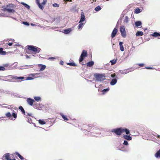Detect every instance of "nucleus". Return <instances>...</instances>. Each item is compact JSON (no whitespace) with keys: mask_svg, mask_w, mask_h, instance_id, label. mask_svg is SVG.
Returning <instances> with one entry per match:
<instances>
[{"mask_svg":"<svg viewBox=\"0 0 160 160\" xmlns=\"http://www.w3.org/2000/svg\"><path fill=\"white\" fill-rule=\"evenodd\" d=\"M94 76L96 80L98 81H101L105 80V76L102 74L96 73L95 74Z\"/></svg>","mask_w":160,"mask_h":160,"instance_id":"obj_1","label":"nucleus"},{"mask_svg":"<svg viewBox=\"0 0 160 160\" xmlns=\"http://www.w3.org/2000/svg\"><path fill=\"white\" fill-rule=\"evenodd\" d=\"M13 4H9L7 5L6 8H4V11H7L8 12L14 13L15 12V11L13 9Z\"/></svg>","mask_w":160,"mask_h":160,"instance_id":"obj_2","label":"nucleus"},{"mask_svg":"<svg viewBox=\"0 0 160 160\" xmlns=\"http://www.w3.org/2000/svg\"><path fill=\"white\" fill-rule=\"evenodd\" d=\"M122 128H118L113 129L112 130L111 132H114L117 135L120 136L121 135L122 133Z\"/></svg>","mask_w":160,"mask_h":160,"instance_id":"obj_3","label":"nucleus"},{"mask_svg":"<svg viewBox=\"0 0 160 160\" xmlns=\"http://www.w3.org/2000/svg\"><path fill=\"white\" fill-rule=\"evenodd\" d=\"M120 31L121 33L122 36L123 38H125L126 36V34L124 26H122L120 27Z\"/></svg>","mask_w":160,"mask_h":160,"instance_id":"obj_4","label":"nucleus"},{"mask_svg":"<svg viewBox=\"0 0 160 160\" xmlns=\"http://www.w3.org/2000/svg\"><path fill=\"white\" fill-rule=\"evenodd\" d=\"M87 51L85 50H83L80 56V58L79 59V61L81 62H82L83 60L84 57H87Z\"/></svg>","mask_w":160,"mask_h":160,"instance_id":"obj_5","label":"nucleus"},{"mask_svg":"<svg viewBox=\"0 0 160 160\" xmlns=\"http://www.w3.org/2000/svg\"><path fill=\"white\" fill-rule=\"evenodd\" d=\"M28 47V49L30 51H32L35 52H37L38 51V48L33 46L28 45L27 46Z\"/></svg>","mask_w":160,"mask_h":160,"instance_id":"obj_6","label":"nucleus"},{"mask_svg":"<svg viewBox=\"0 0 160 160\" xmlns=\"http://www.w3.org/2000/svg\"><path fill=\"white\" fill-rule=\"evenodd\" d=\"M27 102L28 104L32 106L33 104V102H35V101L34 99L31 98H27Z\"/></svg>","mask_w":160,"mask_h":160,"instance_id":"obj_7","label":"nucleus"},{"mask_svg":"<svg viewBox=\"0 0 160 160\" xmlns=\"http://www.w3.org/2000/svg\"><path fill=\"white\" fill-rule=\"evenodd\" d=\"M3 159L6 160H12L10 158V155L9 153H6L3 156Z\"/></svg>","mask_w":160,"mask_h":160,"instance_id":"obj_8","label":"nucleus"},{"mask_svg":"<svg viewBox=\"0 0 160 160\" xmlns=\"http://www.w3.org/2000/svg\"><path fill=\"white\" fill-rule=\"evenodd\" d=\"M85 20L84 13L83 12H82L81 13V19L79 22V23L83 22Z\"/></svg>","mask_w":160,"mask_h":160,"instance_id":"obj_9","label":"nucleus"},{"mask_svg":"<svg viewBox=\"0 0 160 160\" xmlns=\"http://www.w3.org/2000/svg\"><path fill=\"white\" fill-rule=\"evenodd\" d=\"M118 31V29L115 28L112 31V32L111 34V37L112 38H113L116 36V34L117 33Z\"/></svg>","mask_w":160,"mask_h":160,"instance_id":"obj_10","label":"nucleus"},{"mask_svg":"<svg viewBox=\"0 0 160 160\" xmlns=\"http://www.w3.org/2000/svg\"><path fill=\"white\" fill-rule=\"evenodd\" d=\"M73 30V29L71 28H68L64 29L63 30V32L66 34H69L71 31Z\"/></svg>","mask_w":160,"mask_h":160,"instance_id":"obj_11","label":"nucleus"},{"mask_svg":"<svg viewBox=\"0 0 160 160\" xmlns=\"http://www.w3.org/2000/svg\"><path fill=\"white\" fill-rule=\"evenodd\" d=\"M38 66L40 67V69L39 70L40 71H43L44 70V69L46 68V66L44 65H42V64H39Z\"/></svg>","mask_w":160,"mask_h":160,"instance_id":"obj_12","label":"nucleus"},{"mask_svg":"<svg viewBox=\"0 0 160 160\" xmlns=\"http://www.w3.org/2000/svg\"><path fill=\"white\" fill-rule=\"evenodd\" d=\"M122 132H125L126 134L128 135L130 133V131L129 130L124 128H122Z\"/></svg>","mask_w":160,"mask_h":160,"instance_id":"obj_13","label":"nucleus"},{"mask_svg":"<svg viewBox=\"0 0 160 160\" xmlns=\"http://www.w3.org/2000/svg\"><path fill=\"white\" fill-rule=\"evenodd\" d=\"M123 137L124 138L128 140H131L132 139V138L131 136L128 135H124Z\"/></svg>","mask_w":160,"mask_h":160,"instance_id":"obj_14","label":"nucleus"},{"mask_svg":"<svg viewBox=\"0 0 160 160\" xmlns=\"http://www.w3.org/2000/svg\"><path fill=\"white\" fill-rule=\"evenodd\" d=\"M117 82V80L116 79H112L110 82V84L111 85H115Z\"/></svg>","mask_w":160,"mask_h":160,"instance_id":"obj_15","label":"nucleus"},{"mask_svg":"<svg viewBox=\"0 0 160 160\" xmlns=\"http://www.w3.org/2000/svg\"><path fill=\"white\" fill-rule=\"evenodd\" d=\"M123 42H120L119 45L120 46V50L122 52L124 51V47L122 45Z\"/></svg>","mask_w":160,"mask_h":160,"instance_id":"obj_16","label":"nucleus"},{"mask_svg":"<svg viewBox=\"0 0 160 160\" xmlns=\"http://www.w3.org/2000/svg\"><path fill=\"white\" fill-rule=\"evenodd\" d=\"M94 64V62L93 61H91L88 62L87 63V65L88 66L91 67L93 66Z\"/></svg>","mask_w":160,"mask_h":160,"instance_id":"obj_17","label":"nucleus"},{"mask_svg":"<svg viewBox=\"0 0 160 160\" xmlns=\"http://www.w3.org/2000/svg\"><path fill=\"white\" fill-rule=\"evenodd\" d=\"M21 4L23 5L26 8H27L28 9H29L30 8V6L24 2H21L20 3Z\"/></svg>","mask_w":160,"mask_h":160,"instance_id":"obj_18","label":"nucleus"},{"mask_svg":"<svg viewBox=\"0 0 160 160\" xmlns=\"http://www.w3.org/2000/svg\"><path fill=\"white\" fill-rule=\"evenodd\" d=\"M3 48H0V54L2 55H5L6 54V52L5 51H3Z\"/></svg>","mask_w":160,"mask_h":160,"instance_id":"obj_19","label":"nucleus"},{"mask_svg":"<svg viewBox=\"0 0 160 160\" xmlns=\"http://www.w3.org/2000/svg\"><path fill=\"white\" fill-rule=\"evenodd\" d=\"M143 34V33L142 31H138L136 34V36H142Z\"/></svg>","mask_w":160,"mask_h":160,"instance_id":"obj_20","label":"nucleus"},{"mask_svg":"<svg viewBox=\"0 0 160 160\" xmlns=\"http://www.w3.org/2000/svg\"><path fill=\"white\" fill-rule=\"evenodd\" d=\"M135 24L137 27H138L141 25L142 22L141 21H138L135 22Z\"/></svg>","mask_w":160,"mask_h":160,"instance_id":"obj_21","label":"nucleus"},{"mask_svg":"<svg viewBox=\"0 0 160 160\" xmlns=\"http://www.w3.org/2000/svg\"><path fill=\"white\" fill-rule=\"evenodd\" d=\"M79 24L78 26V28L79 29H80L82 28L83 27V25H84L85 23L81 22L80 23H79Z\"/></svg>","mask_w":160,"mask_h":160,"instance_id":"obj_22","label":"nucleus"},{"mask_svg":"<svg viewBox=\"0 0 160 160\" xmlns=\"http://www.w3.org/2000/svg\"><path fill=\"white\" fill-rule=\"evenodd\" d=\"M130 71H129V69H128L124 70L122 71L121 72V73H122V74H125L128 73Z\"/></svg>","mask_w":160,"mask_h":160,"instance_id":"obj_23","label":"nucleus"},{"mask_svg":"<svg viewBox=\"0 0 160 160\" xmlns=\"http://www.w3.org/2000/svg\"><path fill=\"white\" fill-rule=\"evenodd\" d=\"M151 35L155 37L160 36V33L157 32H155L153 34H152Z\"/></svg>","mask_w":160,"mask_h":160,"instance_id":"obj_24","label":"nucleus"},{"mask_svg":"<svg viewBox=\"0 0 160 160\" xmlns=\"http://www.w3.org/2000/svg\"><path fill=\"white\" fill-rule=\"evenodd\" d=\"M155 156L157 158L160 157V150L158 151L155 154Z\"/></svg>","mask_w":160,"mask_h":160,"instance_id":"obj_25","label":"nucleus"},{"mask_svg":"<svg viewBox=\"0 0 160 160\" xmlns=\"http://www.w3.org/2000/svg\"><path fill=\"white\" fill-rule=\"evenodd\" d=\"M34 98L35 100L37 102H39L41 100V98L40 97H34Z\"/></svg>","mask_w":160,"mask_h":160,"instance_id":"obj_26","label":"nucleus"},{"mask_svg":"<svg viewBox=\"0 0 160 160\" xmlns=\"http://www.w3.org/2000/svg\"><path fill=\"white\" fill-rule=\"evenodd\" d=\"M60 115H61V116H62V118L65 120H66V121H68V119L65 116H64V115H63V114L62 113H60Z\"/></svg>","mask_w":160,"mask_h":160,"instance_id":"obj_27","label":"nucleus"},{"mask_svg":"<svg viewBox=\"0 0 160 160\" xmlns=\"http://www.w3.org/2000/svg\"><path fill=\"white\" fill-rule=\"evenodd\" d=\"M19 109H20V110H21V111H22V113L24 115H25V111L23 108V107L22 106H19Z\"/></svg>","mask_w":160,"mask_h":160,"instance_id":"obj_28","label":"nucleus"},{"mask_svg":"<svg viewBox=\"0 0 160 160\" xmlns=\"http://www.w3.org/2000/svg\"><path fill=\"white\" fill-rule=\"evenodd\" d=\"M13 78L15 79H23L24 78V77H17V76H13Z\"/></svg>","mask_w":160,"mask_h":160,"instance_id":"obj_29","label":"nucleus"},{"mask_svg":"<svg viewBox=\"0 0 160 160\" xmlns=\"http://www.w3.org/2000/svg\"><path fill=\"white\" fill-rule=\"evenodd\" d=\"M67 64L71 66H77L76 64L74 62H69L67 63Z\"/></svg>","mask_w":160,"mask_h":160,"instance_id":"obj_30","label":"nucleus"},{"mask_svg":"<svg viewBox=\"0 0 160 160\" xmlns=\"http://www.w3.org/2000/svg\"><path fill=\"white\" fill-rule=\"evenodd\" d=\"M141 12V10L139 8H138L135 10V11H134V12L135 13L138 14L139 13Z\"/></svg>","mask_w":160,"mask_h":160,"instance_id":"obj_31","label":"nucleus"},{"mask_svg":"<svg viewBox=\"0 0 160 160\" xmlns=\"http://www.w3.org/2000/svg\"><path fill=\"white\" fill-rule=\"evenodd\" d=\"M39 122L42 125H44L46 123V122L43 120H39Z\"/></svg>","mask_w":160,"mask_h":160,"instance_id":"obj_32","label":"nucleus"},{"mask_svg":"<svg viewBox=\"0 0 160 160\" xmlns=\"http://www.w3.org/2000/svg\"><path fill=\"white\" fill-rule=\"evenodd\" d=\"M101 9V7L98 6L95 8L94 10L96 11H98L100 10Z\"/></svg>","mask_w":160,"mask_h":160,"instance_id":"obj_33","label":"nucleus"},{"mask_svg":"<svg viewBox=\"0 0 160 160\" xmlns=\"http://www.w3.org/2000/svg\"><path fill=\"white\" fill-rule=\"evenodd\" d=\"M116 61H117L116 60L113 59V60H111L110 61V62L111 63V64L112 65H113V64H115L116 62Z\"/></svg>","mask_w":160,"mask_h":160,"instance_id":"obj_34","label":"nucleus"},{"mask_svg":"<svg viewBox=\"0 0 160 160\" xmlns=\"http://www.w3.org/2000/svg\"><path fill=\"white\" fill-rule=\"evenodd\" d=\"M109 88H106V89H103L102 91L103 92H102L103 94H104L106 92L108 91H109Z\"/></svg>","mask_w":160,"mask_h":160,"instance_id":"obj_35","label":"nucleus"},{"mask_svg":"<svg viewBox=\"0 0 160 160\" xmlns=\"http://www.w3.org/2000/svg\"><path fill=\"white\" fill-rule=\"evenodd\" d=\"M124 22L126 23H128V16H126L125 17L124 19Z\"/></svg>","mask_w":160,"mask_h":160,"instance_id":"obj_36","label":"nucleus"},{"mask_svg":"<svg viewBox=\"0 0 160 160\" xmlns=\"http://www.w3.org/2000/svg\"><path fill=\"white\" fill-rule=\"evenodd\" d=\"M5 115L8 117H11V116H12L11 113L9 112H8V113H6L5 114Z\"/></svg>","mask_w":160,"mask_h":160,"instance_id":"obj_37","label":"nucleus"},{"mask_svg":"<svg viewBox=\"0 0 160 160\" xmlns=\"http://www.w3.org/2000/svg\"><path fill=\"white\" fill-rule=\"evenodd\" d=\"M52 6L53 7H59V5L56 3H54L52 4Z\"/></svg>","mask_w":160,"mask_h":160,"instance_id":"obj_38","label":"nucleus"},{"mask_svg":"<svg viewBox=\"0 0 160 160\" xmlns=\"http://www.w3.org/2000/svg\"><path fill=\"white\" fill-rule=\"evenodd\" d=\"M38 6L42 10L43 9V7L42 5L40 3L38 5Z\"/></svg>","mask_w":160,"mask_h":160,"instance_id":"obj_39","label":"nucleus"},{"mask_svg":"<svg viewBox=\"0 0 160 160\" xmlns=\"http://www.w3.org/2000/svg\"><path fill=\"white\" fill-rule=\"evenodd\" d=\"M39 73L31 74L30 75H29V76H32V77H34L36 75H39Z\"/></svg>","mask_w":160,"mask_h":160,"instance_id":"obj_40","label":"nucleus"},{"mask_svg":"<svg viewBox=\"0 0 160 160\" xmlns=\"http://www.w3.org/2000/svg\"><path fill=\"white\" fill-rule=\"evenodd\" d=\"M33 79H34L33 78H32L30 77H28L27 78L26 80H33Z\"/></svg>","mask_w":160,"mask_h":160,"instance_id":"obj_41","label":"nucleus"},{"mask_svg":"<svg viewBox=\"0 0 160 160\" xmlns=\"http://www.w3.org/2000/svg\"><path fill=\"white\" fill-rule=\"evenodd\" d=\"M23 23L25 25H27V26H29V23L27 22H23Z\"/></svg>","mask_w":160,"mask_h":160,"instance_id":"obj_42","label":"nucleus"},{"mask_svg":"<svg viewBox=\"0 0 160 160\" xmlns=\"http://www.w3.org/2000/svg\"><path fill=\"white\" fill-rule=\"evenodd\" d=\"M5 68L3 66H0V71H3L5 70Z\"/></svg>","mask_w":160,"mask_h":160,"instance_id":"obj_43","label":"nucleus"},{"mask_svg":"<svg viewBox=\"0 0 160 160\" xmlns=\"http://www.w3.org/2000/svg\"><path fill=\"white\" fill-rule=\"evenodd\" d=\"M123 144L125 145H128V142L127 141L124 140L123 143Z\"/></svg>","mask_w":160,"mask_h":160,"instance_id":"obj_44","label":"nucleus"},{"mask_svg":"<svg viewBox=\"0 0 160 160\" xmlns=\"http://www.w3.org/2000/svg\"><path fill=\"white\" fill-rule=\"evenodd\" d=\"M30 66H28V65H25L24 67V68H22V69H26L27 68H29L30 67Z\"/></svg>","mask_w":160,"mask_h":160,"instance_id":"obj_45","label":"nucleus"},{"mask_svg":"<svg viewBox=\"0 0 160 160\" xmlns=\"http://www.w3.org/2000/svg\"><path fill=\"white\" fill-rule=\"evenodd\" d=\"M12 116L15 118H17V114L15 113H12Z\"/></svg>","mask_w":160,"mask_h":160,"instance_id":"obj_46","label":"nucleus"},{"mask_svg":"<svg viewBox=\"0 0 160 160\" xmlns=\"http://www.w3.org/2000/svg\"><path fill=\"white\" fill-rule=\"evenodd\" d=\"M46 2V0H43L42 2V5H44L45 4Z\"/></svg>","mask_w":160,"mask_h":160,"instance_id":"obj_47","label":"nucleus"},{"mask_svg":"<svg viewBox=\"0 0 160 160\" xmlns=\"http://www.w3.org/2000/svg\"><path fill=\"white\" fill-rule=\"evenodd\" d=\"M115 76H116V75L115 74H112L111 75V77H112V78H114Z\"/></svg>","mask_w":160,"mask_h":160,"instance_id":"obj_48","label":"nucleus"},{"mask_svg":"<svg viewBox=\"0 0 160 160\" xmlns=\"http://www.w3.org/2000/svg\"><path fill=\"white\" fill-rule=\"evenodd\" d=\"M21 159V160H23L24 159V158H23V157H22L21 155H20V156H19V157Z\"/></svg>","mask_w":160,"mask_h":160,"instance_id":"obj_49","label":"nucleus"},{"mask_svg":"<svg viewBox=\"0 0 160 160\" xmlns=\"http://www.w3.org/2000/svg\"><path fill=\"white\" fill-rule=\"evenodd\" d=\"M36 0V1L37 3V4L38 5L40 3L39 2V0Z\"/></svg>","mask_w":160,"mask_h":160,"instance_id":"obj_50","label":"nucleus"},{"mask_svg":"<svg viewBox=\"0 0 160 160\" xmlns=\"http://www.w3.org/2000/svg\"><path fill=\"white\" fill-rule=\"evenodd\" d=\"M63 62L62 61H61L60 62V64L61 65H63Z\"/></svg>","mask_w":160,"mask_h":160,"instance_id":"obj_51","label":"nucleus"},{"mask_svg":"<svg viewBox=\"0 0 160 160\" xmlns=\"http://www.w3.org/2000/svg\"><path fill=\"white\" fill-rule=\"evenodd\" d=\"M55 58L54 57H50V58H49V59H52V60H54V59H55Z\"/></svg>","mask_w":160,"mask_h":160,"instance_id":"obj_52","label":"nucleus"},{"mask_svg":"<svg viewBox=\"0 0 160 160\" xmlns=\"http://www.w3.org/2000/svg\"><path fill=\"white\" fill-rule=\"evenodd\" d=\"M138 65L140 67H142L144 65V64L143 63H140Z\"/></svg>","mask_w":160,"mask_h":160,"instance_id":"obj_53","label":"nucleus"},{"mask_svg":"<svg viewBox=\"0 0 160 160\" xmlns=\"http://www.w3.org/2000/svg\"><path fill=\"white\" fill-rule=\"evenodd\" d=\"M16 154L18 156V157L20 156V154L18 152H16Z\"/></svg>","mask_w":160,"mask_h":160,"instance_id":"obj_54","label":"nucleus"},{"mask_svg":"<svg viewBox=\"0 0 160 160\" xmlns=\"http://www.w3.org/2000/svg\"><path fill=\"white\" fill-rule=\"evenodd\" d=\"M8 45L9 46H11L12 44V43L9 42V43H8Z\"/></svg>","mask_w":160,"mask_h":160,"instance_id":"obj_55","label":"nucleus"},{"mask_svg":"<svg viewBox=\"0 0 160 160\" xmlns=\"http://www.w3.org/2000/svg\"><path fill=\"white\" fill-rule=\"evenodd\" d=\"M145 68L147 69H151L152 68L151 67H146Z\"/></svg>","mask_w":160,"mask_h":160,"instance_id":"obj_56","label":"nucleus"},{"mask_svg":"<svg viewBox=\"0 0 160 160\" xmlns=\"http://www.w3.org/2000/svg\"><path fill=\"white\" fill-rule=\"evenodd\" d=\"M26 58H30V56H28L27 55L26 56Z\"/></svg>","mask_w":160,"mask_h":160,"instance_id":"obj_57","label":"nucleus"},{"mask_svg":"<svg viewBox=\"0 0 160 160\" xmlns=\"http://www.w3.org/2000/svg\"><path fill=\"white\" fill-rule=\"evenodd\" d=\"M31 25L32 26H35V25L34 24H33V23H31Z\"/></svg>","mask_w":160,"mask_h":160,"instance_id":"obj_58","label":"nucleus"},{"mask_svg":"<svg viewBox=\"0 0 160 160\" xmlns=\"http://www.w3.org/2000/svg\"><path fill=\"white\" fill-rule=\"evenodd\" d=\"M157 137L158 138H160V136L158 135H157Z\"/></svg>","mask_w":160,"mask_h":160,"instance_id":"obj_59","label":"nucleus"},{"mask_svg":"<svg viewBox=\"0 0 160 160\" xmlns=\"http://www.w3.org/2000/svg\"><path fill=\"white\" fill-rule=\"evenodd\" d=\"M2 8L3 9H4V8H6V7H5L4 6H3L2 7Z\"/></svg>","mask_w":160,"mask_h":160,"instance_id":"obj_60","label":"nucleus"},{"mask_svg":"<svg viewBox=\"0 0 160 160\" xmlns=\"http://www.w3.org/2000/svg\"><path fill=\"white\" fill-rule=\"evenodd\" d=\"M28 115H29V116H31V113H30V114H28Z\"/></svg>","mask_w":160,"mask_h":160,"instance_id":"obj_61","label":"nucleus"},{"mask_svg":"<svg viewBox=\"0 0 160 160\" xmlns=\"http://www.w3.org/2000/svg\"><path fill=\"white\" fill-rule=\"evenodd\" d=\"M12 160H16L15 159H13Z\"/></svg>","mask_w":160,"mask_h":160,"instance_id":"obj_62","label":"nucleus"},{"mask_svg":"<svg viewBox=\"0 0 160 160\" xmlns=\"http://www.w3.org/2000/svg\"><path fill=\"white\" fill-rule=\"evenodd\" d=\"M12 120H15V119H12Z\"/></svg>","mask_w":160,"mask_h":160,"instance_id":"obj_63","label":"nucleus"},{"mask_svg":"<svg viewBox=\"0 0 160 160\" xmlns=\"http://www.w3.org/2000/svg\"><path fill=\"white\" fill-rule=\"evenodd\" d=\"M6 108H9L8 107H6Z\"/></svg>","mask_w":160,"mask_h":160,"instance_id":"obj_64","label":"nucleus"}]
</instances>
